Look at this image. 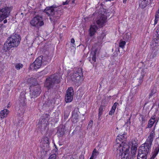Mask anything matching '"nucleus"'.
Here are the masks:
<instances>
[{
  "label": "nucleus",
  "mask_w": 159,
  "mask_h": 159,
  "mask_svg": "<svg viewBox=\"0 0 159 159\" xmlns=\"http://www.w3.org/2000/svg\"><path fill=\"white\" fill-rule=\"evenodd\" d=\"M126 137V135L124 133H121V134L118 135L116 138V144L120 143L122 146L123 144H125V143L124 144L123 143L125 140Z\"/></svg>",
  "instance_id": "14"
},
{
  "label": "nucleus",
  "mask_w": 159,
  "mask_h": 159,
  "mask_svg": "<svg viewBox=\"0 0 159 159\" xmlns=\"http://www.w3.org/2000/svg\"><path fill=\"white\" fill-rule=\"evenodd\" d=\"M116 129H118V127H117V128H116Z\"/></svg>",
  "instance_id": "50"
},
{
  "label": "nucleus",
  "mask_w": 159,
  "mask_h": 159,
  "mask_svg": "<svg viewBox=\"0 0 159 159\" xmlns=\"http://www.w3.org/2000/svg\"><path fill=\"white\" fill-rule=\"evenodd\" d=\"M157 90L156 88H153L152 89L151 92L149 94V97H151L153 94L156 93Z\"/></svg>",
  "instance_id": "29"
},
{
  "label": "nucleus",
  "mask_w": 159,
  "mask_h": 159,
  "mask_svg": "<svg viewBox=\"0 0 159 159\" xmlns=\"http://www.w3.org/2000/svg\"><path fill=\"white\" fill-rule=\"evenodd\" d=\"M4 27V25H0V30H1Z\"/></svg>",
  "instance_id": "41"
},
{
  "label": "nucleus",
  "mask_w": 159,
  "mask_h": 159,
  "mask_svg": "<svg viewBox=\"0 0 159 159\" xmlns=\"http://www.w3.org/2000/svg\"><path fill=\"white\" fill-rule=\"evenodd\" d=\"M93 124V121L92 120H90L89 122L88 125V128H90L91 127Z\"/></svg>",
  "instance_id": "34"
},
{
  "label": "nucleus",
  "mask_w": 159,
  "mask_h": 159,
  "mask_svg": "<svg viewBox=\"0 0 159 159\" xmlns=\"http://www.w3.org/2000/svg\"><path fill=\"white\" fill-rule=\"evenodd\" d=\"M7 20H5L4 21H3V23L5 24V23H7Z\"/></svg>",
  "instance_id": "46"
},
{
  "label": "nucleus",
  "mask_w": 159,
  "mask_h": 159,
  "mask_svg": "<svg viewBox=\"0 0 159 159\" xmlns=\"http://www.w3.org/2000/svg\"><path fill=\"white\" fill-rule=\"evenodd\" d=\"M98 29V27L96 25H92L89 29V35L91 36L93 35Z\"/></svg>",
  "instance_id": "17"
},
{
  "label": "nucleus",
  "mask_w": 159,
  "mask_h": 159,
  "mask_svg": "<svg viewBox=\"0 0 159 159\" xmlns=\"http://www.w3.org/2000/svg\"><path fill=\"white\" fill-rule=\"evenodd\" d=\"M42 143L43 144L44 149H47L49 147V141L48 138L47 137H44L41 140Z\"/></svg>",
  "instance_id": "16"
},
{
  "label": "nucleus",
  "mask_w": 159,
  "mask_h": 159,
  "mask_svg": "<svg viewBox=\"0 0 159 159\" xmlns=\"http://www.w3.org/2000/svg\"><path fill=\"white\" fill-rule=\"evenodd\" d=\"M98 154V152L96 151V149H94L93 151L91 157L95 159Z\"/></svg>",
  "instance_id": "28"
},
{
  "label": "nucleus",
  "mask_w": 159,
  "mask_h": 159,
  "mask_svg": "<svg viewBox=\"0 0 159 159\" xmlns=\"http://www.w3.org/2000/svg\"><path fill=\"white\" fill-rule=\"evenodd\" d=\"M89 159H95L93 158V157H91Z\"/></svg>",
  "instance_id": "49"
},
{
  "label": "nucleus",
  "mask_w": 159,
  "mask_h": 159,
  "mask_svg": "<svg viewBox=\"0 0 159 159\" xmlns=\"http://www.w3.org/2000/svg\"><path fill=\"white\" fill-rule=\"evenodd\" d=\"M97 51V50L96 49H95L94 51H92L91 52L89 61H91V59H92V61H93V62L91 61V63H93L96 61V56Z\"/></svg>",
  "instance_id": "18"
},
{
  "label": "nucleus",
  "mask_w": 159,
  "mask_h": 159,
  "mask_svg": "<svg viewBox=\"0 0 159 159\" xmlns=\"http://www.w3.org/2000/svg\"><path fill=\"white\" fill-rule=\"evenodd\" d=\"M159 152V146H158L156 148L155 150L152 153V155L150 159H154L155 157Z\"/></svg>",
  "instance_id": "21"
},
{
  "label": "nucleus",
  "mask_w": 159,
  "mask_h": 159,
  "mask_svg": "<svg viewBox=\"0 0 159 159\" xmlns=\"http://www.w3.org/2000/svg\"><path fill=\"white\" fill-rule=\"evenodd\" d=\"M24 98L23 97L22 99H21V100L22 101V102H24Z\"/></svg>",
  "instance_id": "47"
},
{
  "label": "nucleus",
  "mask_w": 159,
  "mask_h": 159,
  "mask_svg": "<svg viewBox=\"0 0 159 159\" xmlns=\"http://www.w3.org/2000/svg\"><path fill=\"white\" fill-rule=\"evenodd\" d=\"M119 156L121 155V159H129V146L126 144L122 146L120 143L116 144L114 146Z\"/></svg>",
  "instance_id": "4"
},
{
  "label": "nucleus",
  "mask_w": 159,
  "mask_h": 159,
  "mask_svg": "<svg viewBox=\"0 0 159 159\" xmlns=\"http://www.w3.org/2000/svg\"><path fill=\"white\" fill-rule=\"evenodd\" d=\"M9 112V110L7 109H4L1 110L0 111V117L2 119L6 117Z\"/></svg>",
  "instance_id": "19"
},
{
  "label": "nucleus",
  "mask_w": 159,
  "mask_h": 159,
  "mask_svg": "<svg viewBox=\"0 0 159 159\" xmlns=\"http://www.w3.org/2000/svg\"><path fill=\"white\" fill-rule=\"evenodd\" d=\"M30 25L39 28L44 24L43 20L41 16H37L34 17L30 21Z\"/></svg>",
  "instance_id": "9"
},
{
  "label": "nucleus",
  "mask_w": 159,
  "mask_h": 159,
  "mask_svg": "<svg viewBox=\"0 0 159 159\" xmlns=\"http://www.w3.org/2000/svg\"><path fill=\"white\" fill-rule=\"evenodd\" d=\"M151 145L145 143L139 148L137 159H146L148 154L150 152Z\"/></svg>",
  "instance_id": "5"
},
{
  "label": "nucleus",
  "mask_w": 159,
  "mask_h": 159,
  "mask_svg": "<svg viewBox=\"0 0 159 159\" xmlns=\"http://www.w3.org/2000/svg\"><path fill=\"white\" fill-rule=\"evenodd\" d=\"M137 150V147L135 146L132 147L131 149V153H133L134 155H135Z\"/></svg>",
  "instance_id": "31"
},
{
  "label": "nucleus",
  "mask_w": 159,
  "mask_h": 159,
  "mask_svg": "<svg viewBox=\"0 0 159 159\" xmlns=\"http://www.w3.org/2000/svg\"><path fill=\"white\" fill-rule=\"evenodd\" d=\"M118 104V103L117 102H116L114 104L113 106L116 107V106Z\"/></svg>",
  "instance_id": "40"
},
{
  "label": "nucleus",
  "mask_w": 159,
  "mask_h": 159,
  "mask_svg": "<svg viewBox=\"0 0 159 159\" xmlns=\"http://www.w3.org/2000/svg\"><path fill=\"white\" fill-rule=\"evenodd\" d=\"M56 152L54 154L51 155L49 157L48 159H56Z\"/></svg>",
  "instance_id": "33"
},
{
  "label": "nucleus",
  "mask_w": 159,
  "mask_h": 159,
  "mask_svg": "<svg viewBox=\"0 0 159 159\" xmlns=\"http://www.w3.org/2000/svg\"><path fill=\"white\" fill-rule=\"evenodd\" d=\"M148 1L147 0H140L139 2V6L141 8H143L147 5Z\"/></svg>",
  "instance_id": "20"
},
{
  "label": "nucleus",
  "mask_w": 159,
  "mask_h": 159,
  "mask_svg": "<svg viewBox=\"0 0 159 159\" xmlns=\"http://www.w3.org/2000/svg\"><path fill=\"white\" fill-rule=\"evenodd\" d=\"M20 40V35L14 33L8 38L4 43L3 50L5 52H7L12 48L16 47L19 44Z\"/></svg>",
  "instance_id": "1"
},
{
  "label": "nucleus",
  "mask_w": 159,
  "mask_h": 159,
  "mask_svg": "<svg viewBox=\"0 0 159 159\" xmlns=\"http://www.w3.org/2000/svg\"><path fill=\"white\" fill-rule=\"evenodd\" d=\"M57 133L60 136H62L64 134V129L62 128H59Z\"/></svg>",
  "instance_id": "23"
},
{
  "label": "nucleus",
  "mask_w": 159,
  "mask_h": 159,
  "mask_svg": "<svg viewBox=\"0 0 159 159\" xmlns=\"http://www.w3.org/2000/svg\"><path fill=\"white\" fill-rule=\"evenodd\" d=\"M83 75L82 69L81 68H78L77 70L71 74L70 77L71 80L75 83H77L81 79Z\"/></svg>",
  "instance_id": "8"
},
{
  "label": "nucleus",
  "mask_w": 159,
  "mask_h": 159,
  "mask_svg": "<svg viewBox=\"0 0 159 159\" xmlns=\"http://www.w3.org/2000/svg\"><path fill=\"white\" fill-rule=\"evenodd\" d=\"M42 56L38 57L30 65V67L34 70H36L40 68L43 63Z\"/></svg>",
  "instance_id": "10"
},
{
  "label": "nucleus",
  "mask_w": 159,
  "mask_h": 159,
  "mask_svg": "<svg viewBox=\"0 0 159 159\" xmlns=\"http://www.w3.org/2000/svg\"><path fill=\"white\" fill-rule=\"evenodd\" d=\"M102 114V112L99 111V116H100Z\"/></svg>",
  "instance_id": "45"
},
{
  "label": "nucleus",
  "mask_w": 159,
  "mask_h": 159,
  "mask_svg": "<svg viewBox=\"0 0 159 159\" xmlns=\"http://www.w3.org/2000/svg\"><path fill=\"white\" fill-rule=\"evenodd\" d=\"M139 120L141 122L142 126H143L144 124L145 123L146 121L144 116L143 115L141 116L139 118Z\"/></svg>",
  "instance_id": "24"
},
{
  "label": "nucleus",
  "mask_w": 159,
  "mask_h": 159,
  "mask_svg": "<svg viewBox=\"0 0 159 159\" xmlns=\"http://www.w3.org/2000/svg\"><path fill=\"white\" fill-rule=\"evenodd\" d=\"M60 81V77L57 75H54L46 79L45 86L50 89L53 87L55 84L58 83Z\"/></svg>",
  "instance_id": "7"
},
{
  "label": "nucleus",
  "mask_w": 159,
  "mask_h": 159,
  "mask_svg": "<svg viewBox=\"0 0 159 159\" xmlns=\"http://www.w3.org/2000/svg\"><path fill=\"white\" fill-rule=\"evenodd\" d=\"M115 111V110H114L111 109V111L109 112V115H112V114L114 113Z\"/></svg>",
  "instance_id": "36"
},
{
  "label": "nucleus",
  "mask_w": 159,
  "mask_h": 159,
  "mask_svg": "<svg viewBox=\"0 0 159 159\" xmlns=\"http://www.w3.org/2000/svg\"><path fill=\"white\" fill-rule=\"evenodd\" d=\"M106 34L105 32H102V34H100V35L99 36L98 38V39L99 40H101L105 36Z\"/></svg>",
  "instance_id": "30"
},
{
  "label": "nucleus",
  "mask_w": 159,
  "mask_h": 159,
  "mask_svg": "<svg viewBox=\"0 0 159 159\" xmlns=\"http://www.w3.org/2000/svg\"><path fill=\"white\" fill-rule=\"evenodd\" d=\"M124 38L126 40H128L130 38V35L129 34H126L124 36Z\"/></svg>",
  "instance_id": "35"
},
{
  "label": "nucleus",
  "mask_w": 159,
  "mask_h": 159,
  "mask_svg": "<svg viewBox=\"0 0 159 159\" xmlns=\"http://www.w3.org/2000/svg\"><path fill=\"white\" fill-rule=\"evenodd\" d=\"M126 42L124 41L121 40L119 43V46L122 48H124Z\"/></svg>",
  "instance_id": "27"
},
{
  "label": "nucleus",
  "mask_w": 159,
  "mask_h": 159,
  "mask_svg": "<svg viewBox=\"0 0 159 159\" xmlns=\"http://www.w3.org/2000/svg\"><path fill=\"white\" fill-rule=\"evenodd\" d=\"M75 42V41L74 39L73 38H72L71 39L70 42L72 44H71L72 45V47L73 48H75V45L74 44Z\"/></svg>",
  "instance_id": "32"
},
{
  "label": "nucleus",
  "mask_w": 159,
  "mask_h": 159,
  "mask_svg": "<svg viewBox=\"0 0 159 159\" xmlns=\"http://www.w3.org/2000/svg\"><path fill=\"white\" fill-rule=\"evenodd\" d=\"M106 16L103 15H100L96 21L97 24L99 27H103L106 22Z\"/></svg>",
  "instance_id": "13"
},
{
  "label": "nucleus",
  "mask_w": 159,
  "mask_h": 159,
  "mask_svg": "<svg viewBox=\"0 0 159 159\" xmlns=\"http://www.w3.org/2000/svg\"><path fill=\"white\" fill-rule=\"evenodd\" d=\"M116 108V107H115L113 106L112 107L111 109L114 110H115V111Z\"/></svg>",
  "instance_id": "44"
},
{
  "label": "nucleus",
  "mask_w": 159,
  "mask_h": 159,
  "mask_svg": "<svg viewBox=\"0 0 159 159\" xmlns=\"http://www.w3.org/2000/svg\"><path fill=\"white\" fill-rule=\"evenodd\" d=\"M159 19V7L158 10L156 12L155 16V19L154 20V25H155L157 23Z\"/></svg>",
  "instance_id": "22"
},
{
  "label": "nucleus",
  "mask_w": 159,
  "mask_h": 159,
  "mask_svg": "<svg viewBox=\"0 0 159 159\" xmlns=\"http://www.w3.org/2000/svg\"><path fill=\"white\" fill-rule=\"evenodd\" d=\"M11 10V7H6L0 10V22L9 16Z\"/></svg>",
  "instance_id": "11"
},
{
  "label": "nucleus",
  "mask_w": 159,
  "mask_h": 159,
  "mask_svg": "<svg viewBox=\"0 0 159 159\" xmlns=\"http://www.w3.org/2000/svg\"><path fill=\"white\" fill-rule=\"evenodd\" d=\"M155 122V120L154 118H152L150 119L148 125V127H151L153 125Z\"/></svg>",
  "instance_id": "25"
},
{
  "label": "nucleus",
  "mask_w": 159,
  "mask_h": 159,
  "mask_svg": "<svg viewBox=\"0 0 159 159\" xmlns=\"http://www.w3.org/2000/svg\"><path fill=\"white\" fill-rule=\"evenodd\" d=\"M80 159H84V156L82 155H80Z\"/></svg>",
  "instance_id": "42"
},
{
  "label": "nucleus",
  "mask_w": 159,
  "mask_h": 159,
  "mask_svg": "<svg viewBox=\"0 0 159 159\" xmlns=\"http://www.w3.org/2000/svg\"><path fill=\"white\" fill-rule=\"evenodd\" d=\"M132 144L133 145V142H132Z\"/></svg>",
  "instance_id": "51"
},
{
  "label": "nucleus",
  "mask_w": 159,
  "mask_h": 159,
  "mask_svg": "<svg viewBox=\"0 0 159 159\" xmlns=\"http://www.w3.org/2000/svg\"><path fill=\"white\" fill-rule=\"evenodd\" d=\"M30 81L32 85L30 88V94L31 98H35L39 95L41 92L40 87L38 84L37 81L33 78L28 79V82Z\"/></svg>",
  "instance_id": "3"
},
{
  "label": "nucleus",
  "mask_w": 159,
  "mask_h": 159,
  "mask_svg": "<svg viewBox=\"0 0 159 159\" xmlns=\"http://www.w3.org/2000/svg\"><path fill=\"white\" fill-rule=\"evenodd\" d=\"M78 117V115L77 114H75L74 113H72V117L74 118L77 119Z\"/></svg>",
  "instance_id": "37"
},
{
  "label": "nucleus",
  "mask_w": 159,
  "mask_h": 159,
  "mask_svg": "<svg viewBox=\"0 0 159 159\" xmlns=\"http://www.w3.org/2000/svg\"><path fill=\"white\" fill-rule=\"evenodd\" d=\"M103 110V107H100L99 109V111L102 112Z\"/></svg>",
  "instance_id": "39"
},
{
  "label": "nucleus",
  "mask_w": 159,
  "mask_h": 159,
  "mask_svg": "<svg viewBox=\"0 0 159 159\" xmlns=\"http://www.w3.org/2000/svg\"><path fill=\"white\" fill-rule=\"evenodd\" d=\"M130 123H131V122H130V119H129V120L127 122L126 124H127L130 125Z\"/></svg>",
  "instance_id": "43"
},
{
  "label": "nucleus",
  "mask_w": 159,
  "mask_h": 159,
  "mask_svg": "<svg viewBox=\"0 0 159 159\" xmlns=\"http://www.w3.org/2000/svg\"><path fill=\"white\" fill-rule=\"evenodd\" d=\"M15 67L16 70H19L23 67V65L20 63H16L15 65Z\"/></svg>",
  "instance_id": "26"
},
{
  "label": "nucleus",
  "mask_w": 159,
  "mask_h": 159,
  "mask_svg": "<svg viewBox=\"0 0 159 159\" xmlns=\"http://www.w3.org/2000/svg\"><path fill=\"white\" fill-rule=\"evenodd\" d=\"M44 11L49 17L50 20L53 22L57 21L62 13L60 8L55 5L47 7Z\"/></svg>",
  "instance_id": "2"
},
{
  "label": "nucleus",
  "mask_w": 159,
  "mask_h": 159,
  "mask_svg": "<svg viewBox=\"0 0 159 159\" xmlns=\"http://www.w3.org/2000/svg\"><path fill=\"white\" fill-rule=\"evenodd\" d=\"M69 2V0H67L66 1L64 2H63L62 4L63 5L67 4H68Z\"/></svg>",
  "instance_id": "38"
},
{
  "label": "nucleus",
  "mask_w": 159,
  "mask_h": 159,
  "mask_svg": "<svg viewBox=\"0 0 159 159\" xmlns=\"http://www.w3.org/2000/svg\"><path fill=\"white\" fill-rule=\"evenodd\" d=\"M150 43L151 48L152 51V54L150 56V59L154 58L159 53V49L155 50L159 46V37L156 36Z\"/></svg>",
  "instance_id": "6"
},
{
  "label": "nucleus",
  "mask_w": 159,
  "mask_h": 159,
  "mask_svg": "<svg viewBox=\"0 0 159 159\" xmlns=\"http://www.w3.org/2000/svg\"><path fill=\"white\" fill-rule=\"evenodd\" d=\"M155 133L154 129L152 130L149 134L146 139L145 143L152 145V142L155 138Z\"/></svg>",
  "instance_id": "15"
},
{
  "label": "nucleus",
  "mask_w": 159,
  "mask_h": 159,
  "mask_svg": "<svg viewBox=\"0 0 159 159\" xmlns=\"http://www.w3.org/2000/svg\"><path fill=\"white\" fill-rule=\"evenodd\" d=\"M74 91L73 89L70 87L66 91L65 96V100L66 102H69L72 101L73 99Z\"/></svg>",
  "instance_id": "12"
},
{
  "label": "nucleus",
  "mask_w": 159,
  "mask_h": 159,
  "mask_svg": "<svg viewBox=\"0 0 159 159\" xmlns=\"http://www.w3.org/2000/svg\"><path fill=\"white\" fill-rule=\"evenodd\" d=\"M127 0H123V2L124 3H125L126 2Z\"/></svg>",
  "instance_id": "48"
}]
</instances>
